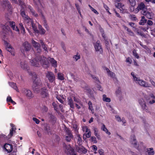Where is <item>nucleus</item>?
<instances>
[{
  "mask_svg": "<svg viewBox=\"0 0 155 155\" xmlns=\"http://www.w3.org/2000/svg\"><path fill=\"white\" fill-rule=\"evenodd\" d=\"M30 62L31 65L36 67H38L40 64L44 67H48V62L46 58L41 56H36L35 58L31 60Z\"/></svg>",
  "mask_w": 155,
  "mask_h": 155,
  "instance_id": "f257e3e1",
  "label": "nucleus"
},
{
  "mask_svg": "<svg viewBox=\"0 0 155 155\" xmlns=\"http://www.w3.org/2000/svg\"><path fill=\"white\" fill-rule=\"evenodd\" d=\"M30 74L32 76V80L33 81V89L35 92L39 93L40 91V88L42 86V82L35 73H31Z\"/></svg>",
  "mask_w": 155,
  "mask_h": 155,
  "instance_id": "f03ea898",
  "label": "nucleus"
},
{
  "mask_svg": "<svg viewBox=\"0 0 155 155\" xmlns=\"http://www.w3.org/2000/svg\"><path fill=\"white\" fill-rule=\"evenodd\" d=\"M20 14L23 18L25 22L29 25L33 21L28 15H26L24 9H21L20 10Z\"/></svg>",
  "mask_w": 155,
  "mask_h": 155,
  "instance_id": "7ed1b4c3",
  "label": "nucleus"
},
{
  "mask_svg": "<svg viewBox=\"0 0 155 155\" xmlns=\"http://www.w3.org/2000/svg\"><path fill=\"white\" fill-rule=\"evenodd\" d=\"M65 152L68 155H77L75 153L74 149L70 145L65 146Z\"/></svg>",
  "mask_w": 155,
  "mask_h": 155,
  "instance_id": "20e7f679",
  "label": "nucleus"
},
{
  "mask_svg": "<svg viewBox=\"0 0 155 155\" xmlns=\"http://www.w3.org/2000/svg\"><path fill=\"white\" fill-rule=\"evenodd\" d=\"M94 45L96 51H99L100 54H102L103 50L100 41H97L95 43H94Z\"/></svg>",
  "mask_w": 155,
  "mask_h": 155,
  "instance_id": "39448f33",
  "label": "nucleus"
},
{
  "mask_svg": "<svg viewBox=\"0 0 155 155\" xmlns=\"http://www.w3.org/2000/svg\"><path fill=\"white\" fill-rule=\"evenodd\" d=\"M4 44L6 46V49L7 51L9 52L12 55L15 56L14 48L6 41L5 40L4 41Z\"/></svg>",
  "mask_w": 155,
  "mask_h": 155,
  "instance_id": "423d86ee",
  "label": "nucleus"
},
{
  "mask_svg": "<svg viewBox=\"0 0 155 155\" xmlns=\"http://www.w3.org/2000/svg\"><path fill=\"white\" fill-rule=\"evenodd\" d=\"M46 77L50 82H53L54 80L55 76L54 74L51 72L48 71Z\"/></svg>",
  "mask_w": 155,
  "mask_h": 155,
  "instance_id": "0eeeda50",
  "label": "nucleus"
},
{
  "mask_svg": "<svg viewBox=\"0 0 155 155\" xmlns=\"http://www.w3.org/2000/svg\"><path fill=\"white\" fill-rule=\"evenodd\" d=\"M3 148L8 153H10L13 150V146L12 144L6 143L4 144Z\"/></svg>",
  "mask_w": 155,
  "mask_h": 155,
  "instance_id": "6e6552de",
  "label": "nucleus"
},
{
  "mask_svg": "<svg viewBox=\"0 0 155 155\" xmlns=\"http://www.w3.org/2000/svg\"><path fill=\"white\" fill-rule=\"evenodd\" d=\"M136 81H137L138 83L142 86L144 87H150L148 83L142 80L139 79L138 78V79Z\"/></svg>",
  "mask_w": 155,
  "mask_h": 155,
  "instance_id": "1a4fd4ad",
  "label": "nucleus"
},
{
  "mask_svg": "<svg viewBox=\"0 0 155 155\" xmlns=\"http://www.w3.org/2000/svg\"><path fill=\"white\" fill-rule=\"evenodd\" d=\"M131 143L133 146L138 149L139 147V145L137 143V141L135 136L134 135L131 136Z\"/></svg>",
  "mask_w": 155,
  "mask_h": 155,
  "instance_id": "9d476101",
  "label": "nucleus"
},
{
  "mask_svg": "<svg viewBox=\"0 0 155 155\" xmlns=\"http://www.w3.org/2000/svg\"><path fill=\"white\" fill-rule=\"evenodd\" d=\"M41 94L43 98L47 97L48 95V90L45 87H43L41 89Z\"/></svg>",
  "mask_w": 155,
  "mask_h": 155,
  "instance_id": "9b49d317",
  "label": "nucleus"
},
{
  "mask_svg": "<svg viewBox=\"0 0 155 155\" xmlns=\"http://www.w3.org/2000/svg\"><path fill=\"white\" fill-rule=\"evenodd\" d=\"M139 103L141 106L142 109L143 110H145V111L147 112L148 111V110L146 109L147 107L145 102L144 101L143 99H141L139 100Z\"/></svg>",
  "mask_w": 155,
  "mask_h": 155,
  "instance_id": "f8f14e48",
  "label": "nucleus"
},
{
  "mask_svg": "<svg viewBox=\"0 0 155 155\" xmlns=\"http://www.w3.org/2000/svg\"><path fill=\"white\" fill-rule=\"evenodd\" d=\"M49 121L52 125H54L56 122V118L55 116L51 114H48Z\"/></svg>",
  "mask_w": 155,
  "mask_h": 155,
  "instance_id": "ddd939ff",
  "label": "nucleus"
},
{
  "mask_svg": "<svg viewBox=\"0 0 155 155\" xmlns=\"http://www.w3.org/2000/svg\"><path fill=\"white\" fill-rule=\"evenodd\" d=\"M32 43L33 46L37 49V52L39 53L40 52L41 49L40 44L36 42L34 40H32Z\"/></svg>",
  "mask_w": 155,
  "mask_h": 155,
  "instance_id": "4468645a",
  "label": "nucleus"
},
{
  "mask_svg": "<svg viewBox=\"0 0 155 155\" xmlns=\"http://www.w3.org/2000/svg\"><path fill=\"white\" fill-rule=\"evenodd\" d=\"M24 91L25 95L28 97L29 98L31 99L33 97V95L32 93V92L30 90L27 89H25Z\"/></svg>",
  "mask_w": 155,
  "mask_h": 155,
  "instance_id": "2eb2a0df",
  "label": "nucleus"
},
{
  "mask_svg": "<svg viewBox=\"0 0 155 155\" xmlns=\"http://www.w3.org/2000/svg\"><path fill=\"white\" fill-rule=\"evenodd\" d=\"M48 60L50 62L52 66L54 67L55 68L57 67V61L53 58L48 57Z\"/></svg>",
  "mask_w": 155,
  "mask_h": 155,
  "instance_id": "dca6fc26",
  "label": "nucleus"
},
{
  "mask_svg": "<svg viewBox=\"0 0 155 155\" xmlns=\"http://www.w3.org/2000/svg\"><path fill=\"white\" fill-rule=\"evenodd\" d=\"M23 46L25 50L26 51H29L31 48L30 45L27 41H25L23 43Z\"/></svg>",
  "mask_w": 155,
  "mask_h": 155,
  "instance_id": "f3484780",
  "label": "nucleus"
},
{
  "mask_svg": "<svg viewBox=\"0 0 155 155\" xmlns=\"http://www.w3.org/2000/svg\"><path fill=\"white\" fill-rule=\"evenodd\" d=\"M68 104L69 105L71 108L73 110L74 109V102L73 100L71 97H68Z\"/></svg>",
  "mask_w": 155,
  "mask_h": 155,
  "instance_id": "a211bd4d",
  "label": "nucleus"
},
{
  "mask_svg": "<svg viewBox=\"0 0 155 155\" xmlns=\"http://www.w3.org/2000/svg\"><path fill=\"white\" fill-rule=\"evenodd\" d=\"M4 4H5V6L8 7L9 11L12 12V6L10 4V2L8 0H5L4 1Z\"/></svg>",
  "mask_w": 155,
  "mask_h": 155,
  "instance_id": "6ab92c4d",
  "label": "nucleus"
},
{
  "mask_svg": "<svg viewBox=\"0 0 155 155\" xmlns=\"http://www.w3.org/2000/svg\"><path fill=\"white\" fill-rule=\"evenodd\" d=\"M29 25H31L32 28L35 33H39V31L37 29V26L34 23L33 21Z\"/></svg>",
  "mask_w": 155,
  "mask_h": 155,
  "instance_id": "aec40b11",
  "label": "nucleus"
},
{
  "mask_svg": "<svg viewBox=\"0 0 155 155\" xmlns=\"http://www.w3.org/2000/svg\"><path fill=\"white\" fill-rule=\"evenodd\" d=\"M56 98L59 101L61 104H64V101L65 100L64 98L63 97V95H57L56 96Z\"/></svg>",
  "mask_w": 155,
  "mask_h": 155,
  "instance_id": "412c9836",
  "label": "nucleus"
},
{
  "mask_svg": "<svg viewBox=\"0 0 155 155\" xmlns=\"http://www.w3.org/2000/svg\"><path fill=\"white\" fill-rule=\"evenodd\" d=\"M20 66L23 69H28V65L25 61H21L20 63Z\"/></svg>",
  "mask_w": 155,
  "mask_h": 155,
  "instance_id": "4be33fe9",
  "label": "nucleus"
},
{
  "mask_svg": "<svg viewBox=\"0 0 155 155\" xmlns=\"http://www.w3.org/2000/svg\"><path fill=\"white\" fill-rule=\"evenodd\" d=\"M146 152L148 155H153L154 154V151L153 148H147Z\"/></svg>",
  "mask_w": 155,
  "mask_h": 155,
  "instance_id": "5701e85b",
  "label": "nucleus"
},
{
  "mask_svg": "<svg viewBox=\"0 0 155 155\" xmlns=\"http://www.w3.org/2000/svg\"><path fill=\"white\" fill-rule=\"evenodd\" d=\"M79 152L81 153L85 154L87 152V150L84 147L82 146L79 148Z\"/></svg>",
  "mask_w": 155,
  "mask_h": 155,
  "instance_id": "b1692460",
  "label": "nucleus"
},
{
  "mask_svg": "<svg viewBox=\"0 0 155 155\" xmlns=\"http://www.w3.org/2000/svg\"><path fill=\"white\" fill-rule=\"evenodd\" d=\"M101 130L104 131L107 134L109 135L111 134L110 132H109L107 128L105 127V126L104 124H103L101 127Z\"/></svg>",
  "mask_w": 155,
  "mask_h": 155,
  "instance_id": "393cba45",
  "label": "nucleus"
},
{
  "mask_svg": "<svg viewBox=\"0 0 155 155\" xmlns=\"http://www.w3.org/2000/svg\"><path fill=\"white\" fill-rule=\"evenodd\" d=\"M147 22V19L145 18L144 16L141 17V19L140 21L139 24L140 25H143Z\"/></svg>",
  "mask_w": 155,
  "mask_h": 155,
  "instance_id": "a878e982",
  "label": "nucleus"
},
{
  "mask_svg": "<svg viewBox=\"0 0 155 155\" xmlns=\"http://www.w3.org/2000/svg\"><path fill=\"white\" fill-rule=\"evenodd\" d=\"M38 28L40 31V34L41 35L45 34L46 32V31L45 29L42 28V26L39 24L38 26Z\"/></svg>",
  "mask_w": 155,
  "mask_h": 155,
  "instance_id": "bb28decb",
  "label": "nucleus"
},
{
  "mask_svg": "<svg viewBox=\"0 0 155 155\" xmlns=\"http://www.w3.org/2000/svg\"><path fill=\"white\" fill-rule=\"evenodd\" d=\"M124 29L126 30L128 32V34L131 36H134V32L127 27L124 26Z\"/></svg>",
  "mask_w": 155,
  "mask_h": 155,
  "instance_id": "cd10ccee",
  "label": "nucleus"
},
{
  "mask_svg": "<svg viewBox=\"0 0 155 155\" xmlns=\"http://www.w3.org/2000/svg\"><path fill=\"white\" fill-rule=\"evenodd\" d=\"M153 16L154 14L153 12L148 11L146 15V17L150 19H152L153 18Z\"/></svg>",
  "mask_w": 155,
  "mask_h": 155,
  "instance_id": "c85d7f7f",
  "label": "nucleus"
},
{
  "mask_svg": "<svg viewBox=\"0 0 155 155\" xmlns=\"http://www.w3.org/2000/svg\"><path fill=\"white\" fill-rule=\"evenodd\" d=\"M145 8V5L144 4L143 2H141L138 5L137 8L138 11H139L140 10H142L144 9Z\"/></svg>",
  "mask_w": 155,
  "mask_h": 155,
  "instance_id": "c756f323",
  "label": "nucleus"
},
{
  "mask_svg": "<svg viewBox=\"0 0 155 155\" xmlns=\"http://www.w3.org/2000/svg\"><path fill=\"white\" fill-rule=\"evenodd\" d=\"M88 104L89 106V109L91 111V112L92 114H93L94 112V110L92 106V103L91 101H89Z\"/></svg>",
  "mask_w": 155,
  "mask_h": 155,
  "instance_id": "7c9ffc66",
  "label": "nucleus"
},
{
  "mask_svg": "<svg viewBox=\"0 0 155 155\" xmlns=\"http://www.w3.org/2000/svg\"><path fill=\"white\" fill-rule=\"evenodd\" d=\"M65 130L66 133V134L68 136H71L73 135L71 131L69 129V128L67 127H65Z\"/></svg>",
  "mask_w": 155,
  "mask_h": 155,
  "instance_id": "2f4dec72",
  "label": "nucleus"
},
{
  "mask_svg": "<svg viewBox=\"0 0 155 155\" xmlns=\"http://www.w3.org/2000/svg\"><path fill=\"white\" fill-rule=\"evenodd\" d=\"M103 100L104 101L106 102H110V99L108 97H106V95L105 94H104L103 95Z\"/></svg>",
  "mask_w": 155,
  "mask_h": 155,
  "instance_id": "473e14b6",
  "label": "nucleus"
},
{
  "mask_svg": "<svg viewBox=\"0 0 155 155\" xmlns=\"http://www.w3.org/2000/svg\"><path fill=\"white\" fill-rule=\"evenodd\" d=\"M87 91L90 97L93 99H94L95 97L93 94V92L90 89H87Z\"/></svg>",
  "mask_w": 155,
  "mask_h": 155,
  "instance_id": "72a5a7b5",
  "label": "nucleus"
},
{
  "mask_svg": "<svg viewBox=\"0 0 155 155\" xmlns=\"http://www.w3.org/2000/svg\"><path fill=\"white\" fill-rule=\"evenodd\" d=\"M44 26L46 29V30L48 31L49 30V27L48 25V23H47V21L45 19L44 20Z\"/></svg>",
  "mask_w": 155,
  "mask_h": 155,
  "instance_id": "f704fd0d",
  "label": "nucleus"
},
{
  "mask_svg": "<svg viewBox=\"0 0 155 155\" xmlns=\"http://www.w3.org/2000/svg\"><path fill=\"white\" fill-rule=\"evenodd\" d=\"M19 25L21 32L23 33V34L25 33V30L22 23H20Z\"/></svg>",
  "mask_w": 155,
  "mask_h": 155,
  "instance_id": "c9c22d12",
  "label": "nucleus"
},
{
  "mask_svg": "<svg viewBox=\"0 0 155 155\" xmlns=\"http://www.w3.org/2000/svg\"><path fill=\"white\" fill-rule=\"evenodd\" d=\"M73 128L74 131L76 133H78V125L76 124H74L73 125Z\"/></svg>",
  "mask_w": 155,
  "mask_h": 155,
  "instance_id": "e433bc0d",
  "label": "nucleus"
},
{
  "mask_svg": "<svg viewBox=\"0 0 155 155\" xmlns=\"http://www.w3.org/2000/svg\"><path fill=\"white\" fill-rule=\"evenodd\" d=\"M130 5L134 7L136 4V1L135 0H128Z\"/></svg>",
  "mask_w": 155,
  "mask_h": 155,
  "instance_id": "4c0bfd02",
  "label": "nucleus"
},
{
  "mask_svg": "<svg viewBox=\"0 0 155 155\" xmlns=\"http://www.w3.org/2000/svg\"><path fill=\"white\" fill-rule=\"evenodd\" d=\"M58 78L61 81L63 80L64 78L63 74L61 73H58Z\"/></svg>",
  "mask_w": 155,
  "mask_h": 155,
  "instance_id": "58836bf2",
  "label": "nucleus"
},
{
  "mask_svg": "<svg viewBox=\"0 0 155 155\" xmlns=\"http://www.w3.org/2000/svg\"><path fill=\"white\" fill-rule=\"evenodd\" d=\"M45 130L47 131L48 134H51V130L50 129V127L49 126H46L45 128Z\"/></svg>",
  "mask_w": 155,
  "mask_h": 155,
  "instance_id": "ea45409f",
  "label": "nucleus"
},
{
  "mask_svg": "<svg viewBox=\"0 0 155 155\" xmlns=\"http://www.w3.org/2000/svg\"><path fill=\"white\" fill-rule=\"evenodd\" d=\"M9 85L14 89L15 90L17 89V87L16 86V84L15 83L13 82H10L9 83Z\"/></svg>",
  "mask_w": 155,
  "mask_h": 155,
  "instance_id": "a19ab883",
  "label": "nucleus"
},
{
  "mask_svg": "<svg viewBox=\"0 0 155 155\" xmlns=\"http://www.w3.org/2000/svg\"><path fill=\"white\" fill-rule=\"evenodd\" d=\"M133 55L137 59L139 58V56L138 54L136 52V50L135 49H134L133 51Z\"/></svg>",
  "mask_w": 155,
  "mask_h": 155,
  "instance_id": "79ce46f5",
  "label": "nucleus"
},
{
  "mask_svg": "<svg viewBox=\"0 0 155 155\" xmlns=\"http://www.w3.org/2000/svg\"><path fill=\"white\" fill-rule=\"evenodd\" d=\"M73 135L71 136H67L65 137V140L68 142H70L71 139L73 138Z\"/></svg>",
  "mask_w": 155,
  "mask_h": 155,
  "instance_id": "37998d69",
  "label": "nucleus"
},
{
  "mask_svg": "<svg viewBox=\"0 0 155 155\" xmlns=\"http://www.w3.org/2000/svg\"><path fill=\"white\" fill-rule=\"evenodd\" d=\"M130 19L132 21H136L137 18L134 15H130Z\"/></svg>",
  "mask_w": 155,
  "mask_h": 155,
  "instance_id": "c03bdc74",
  "label": "nucleus"
},
{
  "mask_svg": "<svg viewBox=\"0 0 155 155\" xmlns=\"http://www.w3.org/2000/svg\"><path fill=\"white\" fill-rule=\"evenodd\" d=\"M18 2H19V5H21V9L22 8L23 9H24V8L23 7V6H25V3L21 0H18Z\"/></svg>",
  "mask_w": 155,
  "mask_h": 155,
  "instance_id": "a18cd8bd",
  "label": "nucleus"
},
{
  "mask_svg": "<svg viewBox=\"0 0 155 155\" xmlns=\"http://www.w3.org/2000/svg\"><path fill=\"white\" fill-rule=\"evenodd\" d=\"M14 132V131L13 130H10V133L8 134V139L11 138L13 136Z\"/></svg>",
  "mask_w": 155,
  "mask_h": 155,
  "instance_id": "49530a36",
  "label": "nucleus"
},
{
  "mask_svg": "<svg viewBox=\"0 0 155 155\" xmlns=\"http://www.w3.org/2000/svg\"><path fill=\"white\" fill-rule=\"evenodd\" d=\"M77 136L78 138L77 142H78V143L79 144L81 141V137H80V134H78V133H77Z\"/></svg>",
  "mask_w": 155,
  "mask_h": 155,
  "instance_id": "de8ad7c7",
  "label": "nucleus"
},
{
  "mask_svg": "<svg viewBox=\"0 0 155 155\" xmlns=\"http://www.w3.org/2000/svg\"><path fill=\"white\" fill-rule=\"evenodd\" d=\"M82 129L84 131L87 132L90 130L88 128L87 126H84L82 127Z\"/></svg>",
  "mask_w": 155,
  "mask_h": 155,
  "instance_id": "09e8293b",
  "label": "nucleus"
},
{
  "mask_svg": "<svg viewBox=\"0 0 155 155\" xmlns=\"http://www.w3.org/2000/svg\"><path fill=\"white\" fill-rule=\"evenodd\" d=\"M91 139L92 142H93L94 143H97V141L96 140V138L94 136L91 137Z\"/></svg>",
  "mask_w": 155,
  "mask_h": 155,
  "instance_id": "8fccbe9b",
  "label": "nucleus"
},
{
  "mask_svg": "<svg viewBox=\"0 0 155 155\" xmlns=\"http://www.w3.org/2000/svg\"><path fill=\"white\" fill-rule=\"evenodd\" d=\"M105 41V45L106 46V48L108 50L109 48V43L108 40L107 39L104 40Z\"/></svg>",
  "mask_w": 155,
  "mask_h": 155,
  "instance_id": "3c124183",
  "label": "nucleus"
},
{
  "mask_svg": "<svg viewBox=\"0 0 155 155\" xmlns=\"http://www.w3.org/2000/svg\"><path fill=\"white\" fill-rule=\"evenodd\" d=\"M136 32L138 35H140L141 36H143V32L139 30L138 29H137V30Z\"/></svg>",
  "mask_w": 155,
  "mask_h": 155,
  "instance_id": "603ef678",
  "label": "nucleus"
},
{
  "mask_svg": "<svg viewBox=\"0 0 155 155\" xmlns=\"http://www.w3.org/2000/svg\"><path fill=\"white\" fill-rule=\"evenodd\" d=\"M52 105L54 107V110H56V111H57L58 105L56 104L54 102H53L52 103Z\"/></svg>",
  "mask_w": 155,
  "mask_h": 155,
  "instance_id": "864d4df0",
  "label": "nucleus"
},
{
  "mask_svg": "<svg viewBox=\"0 0 155 155\" xmlns=\"http://www.w3.org/2000/svg\"><path fill=\"white\" fill-rule=\"evenodd\" d=\"M148 11H146V9L145 8L143 9L141 11V13L144 15H146Z\"/></svg>",
  "mask_w": 155,
  "mask_h": 155,
  "instance_id": "5fc2aeb1",
  "label": "nucleus"
},
{
  "mask_svg": "<svg viewBox=\"0 0 155 155\" xmlns=\"http://www.w3.org/2000/svg\"><path fill=\"white\" fill-rule=\"evenodd\" d=\"M73 58H74L75 60L76 61H77L78 60L80 59V56L79 55H78L77 54L76 55H75L73 57Z\"/></svg>",
  "mask_w": 155,
  "mask_h": 155,
  "instance_id": "6e6d98bb",
  "label": "nucleus"
},
{
  "mask_svg": "<svg viewBox=\"0 0 155 155\" xmlns=\"http://www.w3.org/2000/svg\"><path fill=\"white\" fill-rule=\"evenodd\" d=\"M10 126L12 127V128L11 130H13L14 131V132H15L16 128L15 127V125L12 124H11Z\"/></svg>",
  "mask_w": 155,
  "mask_h": 155,
  "instance_id": "4d7b16f0",
  "label": "nucleus"
},
{
  "mask_svg": "<svg viewBox=\"0 0 155 155\" xmlns=\"http://www.w3.org/2000/svg\"><path fill=\"white\" fill-rule=\"evenodd\" d=\"M28 8L30 10L31 13L35 11L33 8L30 5H28Z\"/></svg>",
  "mask_w": 155,
  "mask_h": 155,
  "instance_id": "13d9d810",
  "label": "nucleus"
},
{
  "mask_svg": "<svg viewBox=\"0 0 155 155\" xmlns=\"http://www.w3.org/2000/svg\"><path fill=\"white\" fill-rule=\"evenodd\" d=\"M131 75L133 76L134 80L135 81L137 80L138 79V78H137L134 75V73L133 72H132L131 73Z\"/></svg>",
  "mask_w": 155,
  "mask_h": 155,
  "instance_id": "bf43d9fd",
  "label": "nucleus"
},
{
  "mask_svg": "<svg viewBox=\"0 0 155 155\" xmlns=\"http://www.w3.org/2000/svg\"><path fill=\"white\" fill-rule=\"evenodd\" d=\"M108 74L112 78H114V77L115 76V74L111 71L109 73V74Z\"/></svg>",
  "mask_w": 155,
  "mask_h": 155,
  "instance_id": "052dcab7",
  "label": "nucleus"
},
{
  "mask_svg": "<svg viewBox=\"0 0 155 155\" xmlns=\"http://www.w3.org/2000/svg\"><path fill=\"white\" fill-rule=\"evenodd\" d=\"M33 120L37 124H38L40 123V120L34 117L33 118Z\"/></svg>",
  "mask_w": 155,
  "mask_h": 155,
  "instance_id": "680f3d73",
  "label": "nucleus"
},
{
  "mask_svg": "<svg viewBox=\"0 0 155 155\" xmlns=\"http://www.w3.org/2000/svg\"><path fill=\"white\" fill-rule=\"evenodd\" d=\"M98 153L100 155H104V151L102 149L99 150Z\"/></svg>",
  "mask_w": 155,
  "mask_h": 155,
  "instance_id": "e2e57ef3",
  "label": "nucleus"
},
{
  "mask_svg": "<svg viewBox=\"0 0 155 155\" xmlns=\"http://www.w3.org/2000/svg\"><path fill=\"white\" fill-rule=\"evenodd\" d=\"M91 132L89 130L88 132L86 134V137L87 138H89L91 137Z\"/></svg>",
  "mask_w": 155,
  "mask_h": 155,
  "instance_id": "0e129e2a",
  "label": "nucleus"
},
{
  "mask_svg": "<svg viewBox=\"0 0 155 155\" xmlns=\"http://www.w3.org/2000/svg\"><path fill=\"white\" fill-rule=\"evenodd\" d=\"M91 77L95 80L97 81H98V82H99V81L97 77H96L95 76L92 75H91Z\"/></svg>",
  "mask_w": 155,
  "mask_h": 155,
  "instance_id": "69168bd1",
  "label": "nucleus"
},
{
  "mask_svg": "<svg viewBox=\"0 0 155 155\" xmlns=\"http://www.w3.org/2000/svg\"><path fill=\"white\" fill-rule=\"evenodd\" d=\"M116 119L118 122H120L121 121V119L120 117L118 115H116L115 116Z\"/></svg>",
  "mask_w": 155,
  "mask_h": 155,
  "instance_id": "338daca9",
  "label": "nucleus"
},
{
  "mask_svg": "<svg viewBox=\"0 0 155 155\" xmlns=\"http://www.w3.org/2000/svg\"><path fill=\"white\" fill-rule=\"evenodd\" d=\"M126 61L127 62L129 63V64H131L132 62V60L130 58L128 57L127 58Z\"/></svg>",
  "mask_w": 155,
  "mask_h": 155,
  "instance_id": "774afa93",
  "label": "nucleus"
}]
</instances>
